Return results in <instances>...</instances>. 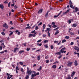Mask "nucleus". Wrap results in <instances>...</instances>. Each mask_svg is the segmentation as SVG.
Instances as JSON below:
<instances>
[{
	"label": "nucleus",
	"instance_id": "43",
	"mask_svg": "<svg viewBox=\"0 0 79 79\" xmlns=\"http://www.w3.org/2000/svg\"><path fill=\"white\" fill-rule=\"evenodd\" d=\"M15 3H13V4H12L11 5V6L12 7L13 6H15Z\"/></svg>",
	"mask_w": 79,
	"mask_h": 79
},
{
	"label": "nucleus",
	"instance_id": "12",
	"mask_svg": "<svg viewBox=\"0 0 79 79\" xmlns=\"http://www.w3.org/2000/svg\"><path fill=\"white\" fill-rule=\"evenodd\" d=\"M73 19H70L68 21V22H69V24H71V21H73Z\"/></svg>",
	"mask_w": 79,
	"mask_h": 79
},
{
	"label": "nucleus",
	"instance_id": "3",
	"mask_svg": "<svg viewBox=\"0 0 79 79\" xmlns=\"http://www.w3.org/2000/svg\"><path fill=\"white\" fill-rule=\"evenodd\" d=\"M41 41H42V40H40L37 41V45H38V46H42V44L40 43V44H39V42H40Z\"/></svg>",
	"mask_w": 79,
	"mask_h": 79
},
{
	"label": "nucleus",
	"instance_id": "38",
	"mask_svg": "<svg viewBox=\"0 0 79 79\" xmlns=\"http://www.w3.org/2000/svg\"><path fill=\"white\" fill-rule=\"evenodd\" d=\"M1 34L2 35H5V33L4 32H1Z\"/></svg>",
	"mask_w": 79,
	"mask_h": 79
},
{
	"label": "nucleus",
	"instance_id": "24",
	"mask_svg": "<svg viewBox=\"0 0 79 79\" xmlns=\"http://www.w3.org/2000/svg\"><path fill=\"white\" fill-rule=\"evenodd\" d=\"M71 79V77H70V75H68V77L66 78V79Z\"/></svg>",
	"mask_w": 79,
	"mask_h": 79
},
{
	"label": "nucleus",
	"instance_id": "16",
	"mask_svg": "<svg viewBox=\"0 0 79 79\" xmlns=\"http://www.w3.org/2000/svg\"><path fill=\"white\" fill-rule=\"evenodd\" d=\"M69 10H67L66 12H63V15H65V14H67V13L69 12Z\"/></svg>",
	"mask_w": 79,
	"mask_h": 79
},
{
	"label": "nucleus",
	"instance_id": "51",
	"mask_svg": "<svg viewBox=\"0 0 79 79\" xmlns=\"http://www.w3.org/2000/svg\"><path fill=\"white\" fill-rule=\"evenodd\" d=\"M74 44V42H72L70 43V45H72Z\"/></svg>",
	"mask_w": 79,
	"mask_h": 79
},
{
	"label": "nucleus",
	"instance_id": "31",
	"mask_svg": "<svg viewBox=\"0 0 79 79\" xmlns=\"http://www.w3.org/2000/svg\"><path fill=\"white\" fill-rule=\"evenodd\" d=\"M48 12L45 15V18H47V16H48Z\"/></svg>",
	"mask_w": 79,
	"mask_h": 79
},
{
	"label": "nucleus",
	"instance_id": "7",
	"mask_svg": "<svg viewBox=\"0 0 79 79\" xmlns=\"http://www.w3.org/2000/svg\"><path fill=\"white\" fill-rule=\"evenodd\" d=\"M32 36L33 37H35V35H33L31 34H29V35H28V37H31Z\"/></svg>",
	"mask_w": 79,
	"mask_h": 79
},
{
	"label": "nucleus",
	"instance_id": "28",
	"mask_svg": "<svg viewBox=\"0 0 79 79\" xmlns=\"http://www.w3.org/2000/svg\"><path fill=\"white\" fill-rule=\"evenodd\" d=\"M74 49L77 50V49H78V47H77V46H75L74 47Z\"/></svg>",
	"mask_w": 79,
	"mask_h": 79
},
{
	"label": "nucleus",
	"instance_id": "40",
	"mask_svg": "<svg viewBox=\"0 0 79 79\" xmlns=\"http://www.w3.org/2000/svg\"><path fill=\"white\" fill-rule=\"evenodd\" d=\"M10 4H11V2H10L8 4V7H10Z\"/></svg>",
	"mask_w": 79,
	"mask_h": 79
},
{
	"label": "nucleus",
	"instance_id": "48",
	"mask_svg": "<svg viewBox=\"0 0 79 79\" xmlns=\"http://www.w3.org/2000/svg\"><path fill=\"white\" fill-rule=\"evenodd\" d=\"M50 32H48V36H49V37H50Z\"/></svg>",
	"mask_w": 79,
	"mask_h": 79
},
{
	"label": "nucleus",
	"instance_id": "53",
	"mask_svg": "<svg viewBox=\"0 0 79 79\" xmlns=\"http://www.w3.org/2000/svg\"><path fill=\"white\" fill-rule=\"evenodd\" d=\"M39 72H38L37 73L35 74L36 76H38V75H39Z\"/></svg>",
	"mask_w": 79,
	"mask_h": 79
},
{
	"label": "nucleus",
	"instance_id": "37",
	"mask_svg": "<svg viewBox=\"0 0 79 79\" xmlns=\"http://www.w3.org/2000/svg\"><path fill=\"white\" fill-rule=\"evenodd\" d=\"M66 40L65 39H64L62 40V43H64V42H66Z\"/></svg>",
	"mask_w": 79,
	"mask_h": 79
},
{
	"label": "nucleus",
	"instance_id": "45",
	"mask_svg": "<svg viewBox=\"0 0 79 79\" xmlns=\"http://www.w3.org/2000/svg\"><path fill=\"white\" fill-rule=\"evenodd\" d=\"M50 47H51V49H53L54 47H53V46H52V45H51Z\"/></svg>",
	"mask_w": 79,
	"mask_h": 79
},
{
	"label": "nucleus",
	"instance_id": "8",
	"mask_svg": "<svg viewBox=\"0 0 79 79\" xmlns=\"http://www.w3.org/2000/svg\"><path fill=\"white\" fill-rule=\"evenodd\" d=\"M15 71L17 74H18V71H19V68H18V67L17 66L16 67Z\"/></svg>",
	"mask_w": 79,
	"mask_h": 79
},
{
	"label": "nucleus",
	"instance_id": "25",
	"mask_svg": "<svg viewBox=\"0 0 79 79\" xmlns=\"http://www.w3.org/2000/svg\"><path fill=\"white\" fill-rule=\"evenodd\" d=\"M52 68H54V69H55L56 68V65H54L52 66Z\"/></svg>",
	"mask_w": 79,
	"mask_h": 79
},
{
	"label": "nucleus",
	"instance_id": "57",
	"mask_svg": "<svg viewBox=\"0 0 79 79\" xmlns=\"http://www.w3.org/2000/svg\"><path fill=\"white\" fill-rule=\"evenodd\" d=\"M0 42H1V43H4V41L2 40L0 41Z\"/></svg>",
	"mask_w": 79,
	"mask_h": 79
},
{
	"label": "nucleus",
	"instance_id": "41",
	"mask_svg": "<svg viewBox=\"0 0 79 79\" xmlns=\"http://www.w3.org/2000/svg\"><path fill=\"white\" fill-rule=\"evenodd\" d=\"M70 34L72 35H74V33L73 32H71L70 33Z\"/></svg>",
	"mask_w": 79,
	"mask_h": 79
},
{
	"label": "nucleus",
	"instance_id": "42",
	"mask_svg": "<svg viewBox=\"0 0 79 79\" xmlns=\"http://www.w3.org/2000/svg\"><path fill=\"white\" fill-rule=\"evenodd\" d=\"M49 62H50V61L48 60H47L46 61V63H49Z\"/></svg>",
	"mask_w": 79,
	"mask_h": 79
},
{
	"label": "nucleus",
	"instance_id": "19",
	"mask_svg": "<svg viewBox=\"0 0 79 79\" xmlns=\"http://www.w3.org/2000/svg\"><path fill=\"white\" fill-rule=\"evenodd\" d=\"M77 26V24H76V23L73 24L72 25V27H75Z\"/></svg>",
	"mask_w": 79,
	"mask_h": 79
},
{
	"label": "nucleus",
	"instance_id": "62",
	"mask_svg": "<svg viewBox=\"0 0 79 79\" xmlns=\"http://www.w3.org/2000/svg\"><path fill=\"white\" fill-rule=\"evenodd\" d=\"M58 61H56L54 63H53L54 64H56V63H58Z\"/></svg>",
	"mask_w": 79,
	"mask_h": 79
},
{
	"label": "nucleus",
	"instance_id": "58",
	"mask_svg": "<svg viewBox=\"0 0 79 79\" xmlns=\"http://www.w3.org/2000/svg\"><path fill=\"white\" fill-rule=\"evenodd\" d=\"M42 22H40L38 24V26H40V25H42Z\"/></svg>",
	"mask_w": 79,
	"mask_h": 79
},
{
	"label": "nucleus",
	"instance_id": "52",
	"mask_svg": "<svg viewBox=\"0 0 79 79\" xmlns=\"http://www.w3.org/2000/svg\"><path fill=\"white\" fill-rule=\"evenodd\" d=\"M10 74L9 73H6V75L7 76H9V77H10Z\"/></svg>",
	"mask_w": 79,
	"mask_h": 79
},
{
	"label": "nucleus",
	"instance_id": "29",
	"mask_svg": "<svg viewBox=\"0 0 79 79\" xmlns=\"http://www.w3.org/2000/svg\"><path fill=\"white\" fill-rule=\"evenodd\" d=\"M38 60H40V56H39L37 57Z\"/></svg>",
	"mask_w": 79,
	"mask_h": 79
},
{
	"label": "nucleus",
	"instance_id": "55",
	"mask_svg": "<svg viewBox=\"0 0 79 79\" xmlns=\"http://www.w3.org/2000/svg\"><path fill=\"white\" fill-rule=\"evenodd\" d=\"M2 50V46H0V50Z\"/></svg>",
	"mask_w": 79,
	"mask_h": 79
},
{
	"label": "nucleus",
	"instance_id": "60",
	"mask_svg": "<svg viewBox=\"0 0 79 79\" xmlns=\"http://www.w3.org/2000/svg\"><path fill=\"white\" fill-rule=\"evenodd\" d=\"M62 56V55H60L59 56L58 58L59 59L61 58Z\"/></svg>",
	"mask_w": 79,
	"mask_h": 79
},
{
	"label": "nucleus",
	"instance_id": "13",
	"mask_svg": "<svg viewBox=\"0 0 79 79\" xmlns=\"http://www.w3.org/2000/svg\"><path fill=\"white\" fill-rule=\"evenodd\" d=\"M1 46L3 48H5V47H6L5 46V45L4 43H2L1 44Z\"/></svg>",
	"mask_w": 79,
	"mask_h": 79
},
{
	"label": "nucleus",
	"instance_id": "59",
	"mask_svg": "<svg viewBox=\"0 0 79 79\" xmlns=\"http://www.w3.org/2000/svg\"><path fill=\"white\" fill-rule=\"evenodd\" d=\"M30 50V48H27V51H29V50Z\"/></svg>",
	"mask_w": 79,
	"mask_h": 79
},
{
	"label": "nucleus",
	"instance_id": "63",
	"mask_svg": "<svg viewBox=\"0 0 79 79\" xmlns=\"http://www.w3.org/2000/svg\"><path fill=\"white\" fill-rule=\"evenodd\" d=\"M61 13H62V11H60V12L58 14V16H60V14H61Z\"/></svg>",
	"mask_w": 79,
	"mask_h": 79
},
{
	"label": "nucleus",
	"instance_id": "47",
	"mask_svg": "<svg viewBox=\"0 0 79 79\" xmlns=\"http://www.w3.org/2000/svg\"><path fill=\"white\" fill-rule=\"evenodd\" d=\"M54 43H55V44H57V43H58V41H55Z\"/></svg>",
	"mask_w": 79,
	"mask_h": 79
},
{
	"label": "nucleus",
	"instance_id": "35",
	"mask_svg": "<svg viewBox=\"0 0 79 79\" xmlns=\"http://www.w3.org/2000/svg\"><path fill=\"white\" fill-rule=\"evenodd\" d=\"M65 38L67 39H69V36H66L65 37Z\"/></svg>",
	"mask_w": 79,
	"mask_h": 79
},
{
	"label": "nucleus",
	"instance_id": "17",
	"mask_svg": "<svg viewBox=\"0 0 79 79\" xmlns=\"http://www.w3.org/2000/svg\"><path fill=\"white\" fill-rule=\"evenodd\" d=\"M17 50H18V48H15L14 49V53H15L16 52Z\"/></svg>",
	"mask_w": 79,
	"mask_h": 79
},
{
	"label": "nucleus",
	"instance_id": "22",
	"mask_svg": "<svg viewBox=\"0 0 79 79\" xmlns=\"http://www.w3.org/2000/svg\"><path fill=\"white\" fill-rule=\"evenodd\" d=\"M34 76H35V77L36 76L35 74H31V77H32V79H34Z\"/></svg>",
	"mask_w": 79,
	"mask_h": 79
},
{
	"label": "nucleus",
	"instance_id": "30",
	"mask_svg": "<svg viewBox=\"0 0 79 79\" xmlns=\"http://www.w3.org/2000/svg\"><path fill=\"white\" fill-rule=\"evenodd\" d=\"M23 52H24V51L21 50L19 51V53L21 54V53H23Z\"/></svg>",
	"mask_w": 79,
	"mask_h": 79
},
{
	"label": "nucleus",
	"instance_id": "46",
	"mask_svg": "<svg viewBox=\"0 0 79 79\" xmlns=\"http://www.w3.org/2000/svg\"><path fill=\"white\" fill-rule=\"evenodd\" d=\"M39 29V27L38 26H36L35 28V30H37Z\"/></svg>",
	"mask_w": 79,
	"mask_h": 79
},
{
	"label": "nucleus",
	"instance_id": "61",
	"mask_svg": "<svg viewBox=\"0 0 79 79\" xmlns=\"http://www.w3.org/2000/svg\"><path fill=\"white\" fill-rule=\"evenodd\" d=\"M43 36L44 37H45L47 36V35H43Z\"/></svg>",
	"mask_w": 79,
	"mask_h": 79
},
{
	"label": "nucleus",
	"instance_id": "2",
	"mask_svg": "<svg viewBox=\"0 0 79 79\" xmlns=\"http://www.w3.org/2000/svg\"><path fill=\"white\" fill-rule=\"evenodd\" d=\"M73 63L72 62H71L70 61H69L68 62L67 65V66H68L69 67H71Z\"/></svg>",
	"mask_w": 79,
	"mask_h": 79
},
{
	"label": "nucleus",
	"instance_id": "14",
	"mask_svg": "<svg viewBox=\"0 0 79 79\" xmlns=\"http://www.w3.org/2000/svg\"><path fill=\"white\" fill-rule=\"evenodd\" d=\"M0 8H1L2 10L3 9V8H4V7L3 6V5L2 4H0Z\"/></svg>",
	"mask_w": 79,
	"mask_h": 79
},
{
	"label": "nucleus",
	"instance_id": "21",
	"mask_svg": "<svg viewBox=\"0 0 79 79\" xmlns=\"http://www.w3.org/2000/svg\"><path fill=\"white\" fill-rule=\"evenodd\" d=\"M42 67L41 66H40V68L37 69V70L38 71H41V70H42Z\"/></svg>",
	"mask_w": 79,
	"mask_h": 79
},
{
	"label": "nucleus",
	"instance_id": "15",
	"mask_svg": "<svg viewBox=\"0 0 79 79\" xmlns=\"http://www.w3.org/2000/svg\"><path fill=\"white\" fill-rule=\"evenodd\" d=\"M50 31V28H47V30H45V32H47L48 31V32H49V31Z\"/></svg>",
	"mask_w": 79,
	"mask_h": 79
},
{
	"label": "nucleus",
	"instance_id": "54",
	"mask_svg": "<svg viewBox=\"0 0 79 79\" xmlns=\"http://www.w3.org/2000/svg\"><path fill=\"white\" fill-rule=\"evenodd\" d=\"M10 24L11 25H13V23H12V21H10Z\"/></svg>",
	"mask_w": 79,
	"mask_h": 79
},
{
	"label": "nucleus",
	"instance_id": "4",
	"mask_svg": "<svg viewBox=\"0 0 79 79\" xmlns=\"http://www.w3.org/2000/svg\"><path fill=\"white\" fill-rule=\"evenodd\" d=\"M69 5H70V7L72 8H73V9H74V7H73V3H72V2H71V1H70L69 2Z\"/></svg>",
	"mask_w": 79,
	"mask_h": 79
},
{
	"label": "nucleus",
	"instance_id": "26",
	"mask_svg": "<svg viewBox=\"0 0 79 79\" xmlns=\"http://www.w3.org/2000/svg\"><path fill=\"white\" fill-rule=\"evenodd\" d=\"M48 44H47L46 45H44V47H45L46 48H48Z\"/></svg>",
	"mask_w": 79,
	"mask_h": 79
},
{
	"label": "nucleus",
	"instance_id": "56",
	"mask_svg": "<svg viewBox=\"0 0 79 79\" xmlns=\"http://www.w3.org/2000/svg\"><path fill=\"white\" fill-rule=\"evenodd\" d=\"M13 33V32H11V33H10V34L9 35V36L10 35H12V34Z\"/></svg>",
	"mask_w": 79,
	"mask_h": 79
},
{
	"label": "nucleus",
	"instance_id": "44",
	"mask_svg": "<svg viewBox=\"0 0 79 79\" xmlns=\"http://www.w3.org/2000/svg\"><path fill=\"white\" fill-rule=\"evenodd\" d=\"M57 26H56L55 25H54V26H52V27L54 28H55V27H57Z\"/></svg>",
	"mask_w": 79,
	"mask_h": 79
},
{
	"label": "nucleus",
	"instance_id": "27",
	"mask_svg": "<svg viewBox=\"0 0 79 79\" xmlns=\"http://www.w3.org/2000/svg\"><path fill=\"white\" fill-rule=\"evenodd\" d=\"M58 33H59V31H57L55 33L54 35H57V34H58Z\"/></svg>",
	"mask_w": 79,
	"mask_h": 79
},
{
	"label": "nucleus",
	"instance_id": "36",
	"mask_svg": "<svg viewBox=\"0 0 79 79\" xmlns=\"http://www.w3.org/2000/svg\"><path fill=\"white\" fill-rule=\"evenodd\" d=\"M31 26H29L26 27V29H31Z\"/></svg>",
	"mask_w": 79,
	"mask_h": 79
},
{
	"label": "nucleus",
	"instance_id": "18",
	"mask_svg": "<svg viewBox=\"0 0 79 79\" xmlns=\"http://www.w3.org/2000/svg\"><path fill=\"white\" fill-rule=\"evenodd\" d=\"M75 11H73V12H74V13H76L77 12V11H78V9L77 7H76L75 8Z\"/></svg>",
	"mask_w": 79,
	"mask_h": 79
},
{
	"label": "nucleus",
	"instance_id": "50",
	"mask_svg": "<svg viewBox=\"0 0 79 79\" xmlns=\"http://www.w3.org/2000/svg\"><path fill=\"white\" fill-rule=\"evenodd\" d=\"M19 63L20 64H21V65H23V62H20Z\"/></svg>",
	"mask_w": 79,
	"mask_h": 79
},
{
	"label": "nucleus",
	"instance_id": "9",
	"mask_svg": "<svg viewBox=\"0 0 79 79\" xmlns=\"http://www.w3.org/2000/svg\"><path fill=\"white\" fill-rule=\"evenodd\" d=\"M43 11V10H42V9H40V10L38 12V14H40V13H42V11Z\"/></svg>",
	"mask_w": 79,
	"mask_h": 79
},
{
	"label": "nucleus",
	"instance_id": "1",
	"mask_svg": "<svg viewBox=\"0 0 79 79\" xmlns=\"http://www.w3.org/2000/svg\"><path fill=\"white\" fill-rule=\"evenodd\" d=\"M27 74H28V75H29V76H31V74H32V72L31 71V70H29V68L27 67Z\"/></svg>",
	"mask_w": 79,
	"mask_h": 79
},
{
	"label": "nucleus",
	"instance_id": "11",
	"mask_svg": "<svg viewBox=\"0 0 79 79\" xmlns=\"http://www.w3.org/2000/svg\"><path fill=\"white\" fill-rule=\"evenodd\" d=\"M78 64V63H77V60H75L74 61V65L75 66H77Z\"/></svg>",
	"mask_w": 79,
	"mask_h": 79
},
{
	"label": "nucleus",
	"instance_id": "10",
	"mask_svg": "<svg viewBox=\"0 0 79 79\" xmlns=\"http://www.w3.org/2000/svg\"><path fill=\"white\" fill-rule=\"evenodd\" d=\"M65 49H66V48H64L61 49L60 52L62 53H64V50H65Z\"/></svg>",
	"mask_w": 79,
	"mask_h": 79
},
{
	"label": "nucleus",
	"instance_id": "20",
	"mask_svg": "<svg viewBox=\"0 0 79 79\" xmlns=\"http://www.w3.org/2000/svg\"><path fill=\"white\" fill-rule=\"evenodd\" d=\"M13 77V75H10V77H9V76L7 77V79H11V77Z\"/></svg>",
	"mask_w": 79,
	"mask_h": 79
},
{
	"label": "nucleus",
	"instance_id": "5",
	"mask_svg": "<svg viewBox=\"0 0 79 79\" xmlns=\"http://www.w3.org/2000/svg\"><path fill=\"white\" fill-rule=\"evenodd\" d=\"M31 33V34H33V35H34L35 36V34H37V32L35 31V30H34L33 31H32Z\"/></svg>",
	"mask_w": 79,
	"mask_h": 79
},
{
	"label": "nucleus",
	"instance_id": "49",
	"mask_svg": "<svg viewBox=\"0 0 79 79\" xmlns=\"http://www.w3.org/2000/svg\"><path fill=\"white\" fill-rule=\"evenodd\" d=\"M4 3L5 4H6V3H8V1L7 0L5 2H4Z\"/></svg>",
	"mask_w": 79,
	"mask_h": 79
},
{
	"label": "nucleus",
	"instance_id": "23",
	"mask_svg": "<svg viewBox=\"0 0 79 79\" xmlns=\"http://www.w3.org/2000/svg\"><path fill=\"white\" fill-rule=\"evenodd\" d=\"M75 74V72L73 71L72 72V73L71 74V77H73L74 76V75Z\"/></svg>",
	"mask_w": 79,
	"mask_h": 79
},
{
	"label": "nucleus",
	"instance_id": "32",
	"mask_svg": "<svg viewBox=\"0 0 79 79\" xmlns=\"http://www.w3.org/2000/svg\"><path fill=\"white\" fill-rule=\"evenodd\" d=\"M43 27L44 29H45V27H46V26H45V24H44L43 25Z\"/></svg>",
	"mask_w": 79,
	"mask_h": 79
},
{
	"label": "nucleus",
	"instance_id": "6",
	"mask_svg": "<svg viewBox=\"0 0 79 79\" xmlns=\"http://www.w3.org/2000/svg\"><path fill=\"white\" fill-rule=\"evenodd\" d=\"M3 27H5V28H6V29H7L8 27V25H7L6 23H5L3 24Z\"/></svg>",
	"mask_w": 79,
	"mask_h": 79
},
{
	"label": "nucleus",
	"instance_id": "34",
	"mask_svg": "<svg viewBox=\"0 0 79 79\" xmlns=\"http://www.w3.org/2000/svg\"><path fill=\"white\" fill-rule=\"evenodd\" d=\"M20 69L22 72H23V73H24V70H23V69L22 68H21Z\"/></svg>",
	"mask_w": 79,
	"mask_h": 79
},
{
	"label": "nucleus",
	"instance_id": "39",
	"mask_svg": "<svg viewBox=\"0 0 79 79\" xmlns=\"http://www.w3.org/2000/svg\"><path fill=\"white\" fill-rule=\"evenodd\" d=\"M29 75H27L26 77H25V79H29Z\"/></svg>",
	"mask_w": 79,
	"mask_h": 79
},
{
	"label": "nucleus",
	"instance_id": "33",
	"mask_svg": "<svg viewBox=\"0 0 79 79\" xmlns=\"http://www.w3.org/2000/svg\"><path fill=\"white\" fill-rule=\"evenodd\" d=\"M47 42H48V40H45L44 41V44H46Z\"/></svg>",
	"mask_w": 79,
	"mask_h": 79
},
{
	"label": "nucleus",
	"instance_id": "64",
	"mask_svg": "<svg viewBox=\"0 0 79 79\" xmlns=\"http://www.w3.org/2000/svg\"><path fill=\"white\" fill-rule=\"evenodd\" d=\"M55 23L54 22H53L52 23V25H53V26L55 25Z\"/></svg>",
	"mask_w": 79,
	"mask_h": 79
}]
</instances>
